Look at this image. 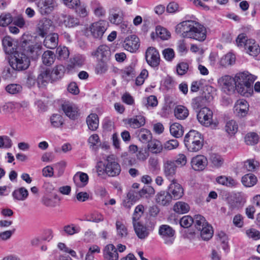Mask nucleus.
Wrapping results in <instances>:
<instances>
[{
    "instance_id": "obj_4",
    "label": "nucleus",
    "mask_w": 260,
    "mask_h": 260,
    "mask_svg": "<svg viewBox=\"0 0 260 260\" xmlns=\"http://www.w3.org/2000/svg\"><path fill=\"white\" fill-rule=\"evenodd\" d=\"M9 63L13 69L22 71L26 70L29 67L30 60L25 54L17 51L11 56Z\"/></svg>"
},
{
    "instance_id": "obj_10",
    "label": "nucleus",
    "mask_w": 260,
    "mask_h": 260,
    "mask_svg": "<svg viewBox=\"0 0 260 260\" xmlns=\"http://www.w3.org/2000/svg\"><path fill=\"white\" fill-rule=\"evenodd\" d=\"M145 59L147 63L153 68L157 67L160 63L158 51L153 47H148L145 52Z\"/></svg>"
},
{
    "instance_id": "obj_54",
    "label": "nucleus",
    "mask_w": 260,
    "mask_h": 260,
    "mask_svg": "<svg viewBox=\"0 0 260 260\" xmlns=\"http://www.w3.org/2000/svg\"><path fill=\"white\" fill-rule=\"evenodd\" d=\"M51 125L54 127H59L63 123L62 116L58 114H54L50 117Z\"/></svg>"
},
{
    "instance_id": "obj_60",
    "label": "nucleus",
    "mask_w": 260,
    "mask_h": 260,
    "mask_svg": "<svg viewBox=\"0 0 260 260\" xmlns=\"http://www.w3.org/2000/svg\"><path fill=\"white\" fill-rule=\"evenodd\" d=\"M6 90L9 93L14 94L20 92L22 90V87L19 84H11L6 87Z\"/></svg>"
},
{
    "instance_id": "obj_29",
    "label": "nucleus",
    "mask_w": 260,
    "mask_h": 260,
    "mask_svg": "<svg viewBox=\"0 0 260 260\" xmlns=\"http://www.w3.org/2000/svg\"><path fill=\"white\" fill-rule=\"evenodd\" d=\"M145 118L141 115H137L127 120V123L133 128H138L145 124Z\"/></svg>"
},
{
    "instance_id": "obj_40",
    "label": "nucleus",
    "mask_w": 260,
    "mask_h": 260,
    "mask_svg": "<svg viewBox=\"0 0 260 260\" xmlns=\"http://www.w3.org/2000/svg\"><path fill=\"white\" fill-rule=\"evenodd\" d=\"M142 104L148 109L153 108L157 105V99L154 95H150L143 99Z\"/></svg>"
},
{
    "instance_id": "obj_38",
    "label": "nucleus",
    "mask_w": 260,
    "mask_h": 260,
    "mask_svg": "<svg viewBox=\"0 0 260 260\" xmlns=\"http://www.w3.org/2000/svg\"><path fill=\"white\" fill-rule=\"evenodd\" d=\"M12 196L17 201H24L28 196V192L25 188L22 187L15 190Z\"/></svg>"
},
{
    "instance_id": "obj_55",
    "label": "nucleus",
    "mask_w": 260,
    "mask_h": 260,
    "mask_svg": "<svg viewBox=\"0 0 260 260\" xmlns=\"http://www.w3.org/2000/svg\"><path fill=\"white\" fill-rule=\"evenodd\" d=\"M217 240L221 243L222 247L224 251L229 249L228 239L226 234L223 232H220L217 234Z\"/></svg>"
},
{
    "instance_id": "obj_13",
    "label": "nucleus",
    "mask_w": 260,
    "mask_h": 260,
    "mask_svg": "<svg viewBox=\"0 0 260 260\" xmlns=\"http://www.w3.org/2000/svg\"><path fill=\"white\" fill-rule=\"evenodd\" d=\"M169 193L172 199L178 200L182 197L184 194V189L182 186L178 183L177 180H172L169 186Z\"/></svg>"
},
{
    "instance_id": "obj_33",
    "label": "nucleus",
    "mask_w": 260,
    "mask_h": 260,
    "mask_svg": "<svg viewBox=\"0 0 260 260\" xmlns=\"http://www.w3.org/2000/svg\"><path fill=\"white\" fill-rule=\"evenodd\" d=\"M220 82L222 84L223 88L229 91H233L235 88V78L225 76L220 79Z\"/></svg>"
},
{
    "instance_id": "obj_64",
    "label": "nucleus",
    "mask_w": 260,
    "mask_h": 260,
    "mask_svg": "<svg viewBox=\"0 0 260 260\" xmlns=\"http://www.w3.org/2000/svg\"><path fill=\"white\" fill-rule=\"evenodd\" d=\"M249 39L247 38L246 35L244 34H241L238 35L236 39V44L238 47H244L245 48L246 44Z\"/></svg>"
},
{
    "instance_id": "obj_50",
    "label": "nucleus",
    "mask_w": 260,
    "mask_h": 260,
    "mask_svg": "<svg viewBox=\"0 0 260 260\" xmlns=\"http://www.w3.org/2000/svg\"><path fill=\"white\" fill-rule=\"evenodd\" d=\"M104 219V216L101 213L98 212H94L87 215L85 220L98 223L103 221Z\"/></svg>"
},
{
    "instance_id": "obj_35",
    "label": "nucleus",
    "mask_w": 260,
    "mask_h": 260,
    "mask_svg": "<svg viewBox=\"0 0 260 260\" xmlns=\"http://www.w3.org/2000/svg\"><path fill=\"white\" fill-rule=\"evenodd\" d=\"M86 123L89 129L95 131L99 127V117L96 114H91L86 118Z\"/></svg>"
},
{
    "instance_id": "obj_12",
    "label": "nucleus",
    "mask_w": 260,
    "mask_h": 260,
    "mask_svg": "<svg viewBox=\"0 0 260 260\" xmlns=\"http://www.w3.org/2000/svg\"><path fill=\"white\" fill-rule=\"evenodd\" d=\"M53 27V22L51 20L43 18L39 21L37 25L36 31L41 37H45Z\"/></svg>"
},
{
    "instance_id": "obj_48",
    "label": "nucleus",
    "mask_w": 260,
    "mask_h": 260,
    "mask_svg": "<svg viewBox=\"0 0 260 260\" xmlns=\"http://www.w3.org/2000/svg\"><path fill=\"white\" fill-rule=\"evenodd\" d=\"M13 22V17L9 13H4L0 15V26H8Z\"/></svg>"
},
{
    "instance_id": "obj_8",
    "label": "nucleus",
    "mask_w": 260,
    "mask_h": 260,
    "mask_svg": "<svg viewBox=\"0 0 260 260\" xmlns=\"http://www.w3.org/2000/svg\"><path fill=\"white\" fill-rule=\"evenodd\" d=\"M158 234L166 244L171 245L175 239V231L172 228L167 224L159 226Z\"/></svg>"
},
{
    "instance_id": "obj_7",
    "label": "nucleus",
    "mask_w": 260,
    "mask_h": 260,
    "mask_svg": "<svg viewBox=\"0 0 260 260\" xmlns=\"http://www.w3.org/2000/svg\"><path fill=\"white\" fill-rule=\"evenodd\" d=\"M38 11L41 15H47L57 7L56 0H39L37 3Z\"/></svg>"
},
{
    "instance_id": "obj_15",
    "label": "nucleus",
    "mask_w": 260,
    "mask_h": 260,
    "mask_svg": "<svg viewBox=\"0 0 260 260\" xmlns=\"http://www.w3.org/2000/svg\"><path fill=\"white\" fill-rule=\"evenodd\" d=\"M256 79V77L248 72H243L237 74L235 77V85L244 84H252Z\"/></svg>"
},
{
    "instance_id": "obj_20",
    "label": "nucleus",
    "mask_w": 260,
    "mask_h": 260,
    "mask_svg": "<svg viewBox=\"0 0 260 260\" xmlns=\"http://www.w3.org/2000/svg\"><path fill=\"white\" fill-rule=\"evenodd\" d=\"M2 46L4 52L7 54H13L16 52V47L14 43V40L9 36L3 38Z\"/></svg>"
},
{
    "instance_id": "obj_21",
    "label": "nucleus",
    "mask_w": 260,
    "mask_h": 260,
    "mask_svg": "<svg viewBox=\"0 0 260 260\" xmlns=\"http://www.w3.org/2000/svg\"><path fill=\"white\" fill-rule=\"evenodd\" d=\"M104 260H118L119 255L117 249L113 244L107 245L104 249Z\"/></svg>"
},
{
    "instance_id": "obj_2",
    "label": "nucleus",
    "mask_w": 260,
    "mask_h": 260,
    "mask_svg": "<svg viewBox=\"0 0 260 260\" xmlns=\"http://www.w3.org/2000/svg\"><path fill=\"white\" fill-rule=\"evenodd\" d=\"M184 143L189 151L198 152L203 146L204 139L199 132L195 130H191L185 135Z\"/></svg>"
},
{
    "instance_id": "obj_24",
    "label": "nucleus",
    "mask_w": 260,
    "mask_h": 260,
    "mask_svg": "<svg viewBox=\"0 0 260 260\" xmlns=\"http://www.w3.org/2000/svg\"><path fill=\"white\" fill-rule=\"evenodd\" d=\"M212 98L210 96H200L192 99L191 106L194 110H198L199 108H202L209 104Z\"/></svg>"
},
{
    "instance_id": "obj_9",
    "label": "nucleus",
    "mask_w": 260,
    "mask_h": 260,
    "mask_svg": "<svg viewBox=\"0 0 260 260\" xmlns=\"http://www.w3.org/2000/svg\"><path fill=\"white\" fill-rule=\"evenodd\" d=\"M213 112L206 107L202 108L197 114V118L198 121L203 125L206 126L212 125ZM214 127L217 125L216 123L213 124Z\"/></svg>"
},
{
    "instance_id": "obj_26",
    "label": "nucleus",
    "mask_w": 260,
    "mask_h": 260,
    "mask_svg": "<svg viewBox=\"0 0 260 260\" xmlns=\"http://www.w3.org/2000/svg\"><path fill=\"white\" fill-rule=\"evenodd\" d=\"M44 46L49 49H53L57 47L58 44V35L56 33H52L47 35L44 40Z\"/></svg>"
},
{
    "instance_id": "obj_57",
    "label": "nucleus",
    "mask_w": 260,
    "mask_h": 260,
    "mask_svg": "<svg viewBox=\"0 0 260 260\" xmlns=\"http://www.w3.org/2000/svg\"><path fill=\"white\" fill-rule=\"evenodd\" d=\"M144 209V206L142 204H140L136 207L133 216V221H137L143 215Z\"/></svg>"
},
{
    "instance_id": "obj_53",
    "label": "nucleus",
    "mask_w": 260,
    "mask_h": 260,
    "mask_svg": "<svg viewBox=\"0 0 260 260\" xmlns=\"http://www.w3.org/2000/svg\"><path fill=\"white\" fill-rule=\"evenodd\" d=\"M138 137L141 141L145 143L151 140L152 135L151 132L148 129L142 128L139 132Z\"/></svg>"
},
{
    "instance_id": "obj_14",
    "label": "nucleus",
    "mask_w": 260,
    "mask_h": 260,
    "mask_svg": "<svg viewBox=\"0 0 260 260\" xmlns=\"http://www.w3.org/2000/svg\"><path fill=\"white\" fill-rule=\"evenodd\" d=\"M208 165L207 158L203 155H197L191 159V166L195 171L204 170Z\"/></svg>"
},
{
    "instance_id": "obj_30",
    "label": "nucleus",
    "mask_w": 260,
    "mask_h": 260,
    "mask_svg": "<svg viewBox=\"0 0 260 260\" xmlns=\"http://www.w3.org/2000/svg\"><path fill=\"white\" fill-rule=\"evenodd\" d=\"M172 197L168 192L161 191L158 193L156 196V202L162 206L167 205L172 201Z\"/></svg>"
},
{
    "instance_id": "obj_11",
    "label": "nucleus",
    "mask_w": 260,
    "mask_h": 260,
    "mask_svg": "<svg viewBox=\"0 0 260 260\" xmlns=\"http://www.w3.org/2000/svg\"><path fill=\"white\" fill-rule=\"evenodd\" d=\"M163 172L165 176L170 181L176 180L175 177L176 174L177 166L173 160H166L163 162Z\"/></svg>"
},
{
    "instance_id": "obj_44",
    "label": "nucleus",
    "mask_w": 260,
    "mask_h": 260,
    "mask_svg": "<svg viewBox=\"0 0 260 260\" xmlns=\"http://www.w3.org/2000/svg\"><path fill=\"white\" fill-rule=\"evenodd\" d=\"M55 58L54 53L49 50L44 52L42 56L43 63L49 66L54 62Z\"/></svg>"
},
{
    "instance_id": "obj_46",
    "label": "nucleus",
    "mask_w": 260,
    "mask_h": 260,
    "mask_svg": "<svg viewBox=\"0 0 260 260\" xmlns=\"http://www.w3.org/2000/svg\"><path fill=\"white\" fill-rule=\"evenodd\" d=\"M155 193L154 189L151 186H146L144 187L139 191V195L140 198H150Z\"/></svg>"
},
{
    "instance_id": "obj_31",
    "label": "nucleus",
    "mask_w": 260,
    "mask_h": 260,
    "mask_svg": "<svg viewBox=\"0 0 260 260\" xmlns=\"http://www.w3.org/2000/svg\"><path fill=\"white\" fill-rule=\"evenodd\" d=\"M147 148L152 153L158 154L162 152L163 146L159 141L153 139L148 142Z\"/></svg>"
},
{
    "instance_id": "obj_28",
    "label": "nucleus",
    "mask_w": 260,
    "mask_h": 260,
    "mask_svg": "<svg viewBox=\"0 0 260 260\" xmlns=\"http://www.w3.org/2000/svg\"><path fill=\"white\" fill-rule=\"evenodd\" d=\"M74 181L77 187H83L88 182V176L87 174L78 172L74 176Z\"/></svg>"
},
{
    "instance_id": "obj_39",
    "label": "nucleus",
    "mask_w": 260,
    "mask_h": 260,
    "mask_svg": "<svg viewBox=\"0 0 260 260\" xmlns=\"http://www.w3.org/2000/svg\"><path fill=\"white\" fill-rule=\"evenodd\" d=\"M256 177L252 174H248L242 177L241 181L242 184L246 187H252L257 182Z\"/></svg>"
},
{
    "instance_id": "obj_3",
    "label": "nucleus",
    "mask_w": 260,
    "mask_h": 260,
    "mask_svg": "<svg viewBox=\"0 0 260 260\" xmlns=\"http://www.w3.org/2000/svg\"><path fill=\"white\" fill-rule=\"evenodd\" d=\"M194 224L197 229L200 231V235L204 240H209L213 235V230L206 220L205 218L201 215L194 216Z\"/></svg>"
},
{
    "instance_id": "obj_5",
    "label": "nucleus",
    "mask_w": 260,
    "mask_h": 260,
    "mask_svg": "<svg viewBox=\"0 0 260 260\" xmlns=\"http://www.w3.org/2000/svg\"><path fill=\"white\" fill-rule=\"evenodd\" d=\"M107 23L104 20H100L90 24L85 29L87 36L96 39H101L107 29Z\"/></svg>"
},
{
    "instance_id": "obj_59",
    "label": "nucleus",
    "mask_w": 260,
    "mask_h": 260,
    "mask_svg": "<svg viewBox=\"0 0 260 260\" xmlns=\"http://www.w3.org/2000/svg\"><path fill=\"white\" fill-rule=\"evenodd\" d=\"M13 24L17 27L22 28L26 25V21L22 14H18L13 18Z\"/></svg>"
},
{
    "instance_id": "obj_62",
    "label": "nucleus",
    "mask_w": 260,
    "mask_h": 260,
    "mask_svg": "<svg viewBox=\"0 0 260 260\" xmlns=\"http://www.w3.org/2000/svg\"><path fill=\"white\" fill-rule=\"evenodd\" d=\"M12 146L11 139L7 136H0V148H9Z\"/></svg>"
},
{
    "instance_id": "obj_16",
    "label": "nucleus",
    "mask_w": 260,
    "mask_h": 260,
    "mask_svg": "<svg viewBox=\"0 0 260 260\" xmlns=\"http://www.w3.org/2000/svg\"><path fill=\"white\" fill-rule=\"evenodd\" d=\"M92 55L95 56L98 60H110L111 50L108 46L102 45L92 53Z\"/></svg>"
},
{
    "instance_id": "obj_17",
    "label": "nucleus",
    "mask_w": 260,
    "mask_h": 260,
    "mask_svg": "<svg viewBox=\"0 0 260 260\" xmlns=\"http://www.w3.org/2000/svg\"><path fill=\"white\" fill-rule=\"evenodd\" d=\"M61 107L66 115L70 119H75L78 116V109L75 104L70 102H64Z\"/></svg>"
},
{
    "instance_id": "obj_47",
    "label": "nucleus",
    "mask_w": 260,
    "mask_h": 260,
    "mask_svg": "<svg viewBox=\"0 0 260 260\" xmlns=\"http://www.w3.org/2000/svg\"><path fill=\"white\" fill-rule=\"evenodd\" d=\"M238 126L237 122L233 120L228 121L225 126V129L229 135H235L238 131Z\"/></svg>"
},
{
    "instance_id": "obj_61",
    "label": "nucleus",
    "mask_w": 260,
    "mask_h": 260,
    "mask_svg": "<svg viewBox=\"0 0 260 260\" xmlns=\"http://www.w3.org/2000/svg\"><path fill=\"white\" fill-rule=\"evenodd\" d=\"M56 54L60 59H64L68 57L69 51L66 47L59 46L56 49Z\"/></svg>"
},
{
    "instance_id": "obj_34",
    "label": "nucleus",
    "mask_w": 260,
    "mask_h": 260,
    "mask_svg": "<svg viewBox=\"0 0 260 260\" xmlns=\"http://www.w3.org/2000/svg\"><path fill=\"white\" fill-rule=\"evenodd\" d=\"M65 71V67L62 65L59 64L55 66L50 72L52 80L55 81L61 79L64 75Z\"/></svg>"
},
{
    "instance_id": "obj_32",
    "label": "nucleus",
    "mask_w": 260,
    "mask_h": 260,
    "mask_svg": "<svg viewBox=\"0 0 260 260\" xmlns=\"http://www.w3.org/2000/svg\"><path fill=\"white\" fill-rule=\"evenodd\" d=\"M60 23L66 27H72L78 25L79 21L72 16L63 15L60 18Z\"/></svg>"
},
{
    "instance_id": "obj_42",
    "label": "nucleus",
    "mask_w": 260,
    "mask_h": 260,
    "mask_svg": "<svg viewBox=\"0 0 260 260\" xmlns=\"http://www.w3.org/2000/svg\"><path fill=\"white\" fill-rule=\"evenodd\" d=\"M109 60H98L96 65L95 71L97 74L102 75L105 74L108 69V62Z\"/></svg>"
},
{
    "instance_id": "obj_22",
    "label": "nucleus",
    "mask_w": 260,
    "mask_h": 260,
    "mask_svg": "<svg viewBox=\"0 0 260 260\" xmlns=\"http://www.w3.org/2000/svg\"><path fill=\"white\" fill-rule=\"evenodd\" d=\"M244 49L246 53L251 56H256L260 53V46L253 39H249Z\"/></svg>"
},
{
    "instance_id": "obj_51",
    "label": "nucleus",
    "mask_w": 260,
    "mask_h": 260,
    "mask_svg": "<svg viewBox=\"0 0 260 260\" xmlns=\"http://www.w3.org/2000/svg\"><path fill=\"white\" fill-rule=\"evenodd\" d=\"M116 228L117 235L121 237H125L127 234V229L126 227L121 221H117L116 222Z\"/></svg>"
},
{
    "instance_id": "obj_56",
    "label": "nucleus",
    "mask_w": 260,
    "mask_h": 260,
    "mask_svg": "<svg viewBox=\"0 0 260 260\" xmlns=\"http://www.w3.org/2000/svg\"><path fill=\"white\" fill-rule=\"evenodd\" d=\"M155 30L157 36L162 40H167L170 36V32L160 26H156Z\"/></svg>"
},
{
    "instance_id": "obj_58",
    "label": "nucleus",
    "mask_w": 260,
    "mask_h": 260,
    "mask_svg": "<svg viewBox=\"0 0 260 260\" xmlns=\"http://www.w3.org/2000/svg\"><path fill=\"white\" fill-rule=\"evenodd\" d=\"M74 10L76 14L81 17L84 18L88 15L89 12L87 9V6L85 4H80L78 8H76Z\"/></svg>"
},
{
    "instance_id": "obj_1",
    "label": "nucleus",
    "mask_w": 260,
    "mask_h": 260,
    "mask_svg": "<svg viewBox=\"0 0 260 260\" xmlns=\"http://www.w3.org/2000/svg\"><path fill=\"white\" fill-rule=\"evenodd\" d=\"M175 30L184 38L192 39L200 42L204 41L206 38V28L194 20H188L179 23L176 25Z\"/></svg>"
},
{
    "instance_id": "obj_45",
    "label": "nucleus",
    "mask_w": 260,
    "mask_h": 260,
    "mask_svg": "<svg viewBox=\"0 0 260 260\" xmlns=\"http://www.w3.org/2000/svg\"><path fill=\"white\" fill-rule=\"evenodd\" d=\"M174 210L175 212L179 214H184L189 210V205L183 202H177L174 206Z\"/></svg>"
},
{
    "instance_id": "obj_23",
    "label": "nucleus",
    "mask_w": 260,
    "mask_h": 260,
    "mask_svg": "<svg viewBox=\"0 0 260 260\" xmlns=\"http://www.w3.org/2000/svg\"><path fill=\"white\" fill-rule=\"evenodd\" d=\"M50 71L46 69L41 72L37 78V83L39 87H45L49 82H53Z\"/></svg>"
},
{
    "instance_id": "obj_6",
    "label": "nucleus",
    "mask_w": 260,
    "mask_h": 260,
    "mask_svg": "<svg viewBox=\"0 0 260 260\" xmlns=\"http://www.w3.org/2000/svg\"><path fill=\"white\" fill-rule=\"evenodd\" d=\"M121 172V167L114 155L107 156L106 159V174L110 177L118 176Z\"/></svg>"
},
{
    "instance_id": "obj_19",
    "label": "nucleus",
    "mask_w": 260,
    "mask_h": 260,
    "mask_svg": "<svg viewBox=\"0 0 260 260\" xmlns=\"http://www.w3.org/2000/svg\"><path fill=\"white\" fill-rule=\"evenodd\" d=\"M125 49L131 52H136L139 48V39L135 35L127 38L124 42Z\"/></svg>"
},
{
    "instance_id": "obj_63",
    "label": "nucleus",
    "mask_w": 260,
    "mask_h": 260,
    "mask_svg": "<svg viewBox=\"0 0 260 260\" xmlns=\"http://www.w3.org/2000/svg\"><path fill=\"white\" fill-rule=\"evenodd\" d=\"M162 146L165 149L171 150L177 148L179 142L176 139H171L166 142Z\"/></svg>"
},
{
    "instance_id": "obj_37",
    "label": "nucleus",
    "mask_w": 260,
    "mask_h": 260,
    "mask_svg": "<svg viewBox=\"0 0 260 260\" xmlns=\"http://www.w3.org/2000/svg\"><path fill=\"white\" fill-rule=\"evenodd\" d=\"M136 74L134 66L131 64L121 71L122 78L127 81L130 80Z\"/></svg>"
},
{
    "instance_id": "obj_36",
    "label": "nucleus",
    "mask_w": 260,
    "mask_h": 260,
    "mask_svg": "<svg viewBox=\"0 0 260 260\" xmlns=\"http://www.w3.org/2000/svg\"><path fill=\"white\" fill-rule=\"evenodd\" d=\"M174 115L178 119L184 120L188 117L189 111L185 107L179 105L174 110Z\"/></svg>"
},
{
    "instance_id": "obj_27",
    "label": "nucleus",
    "mask_w": 260,
    "mask_h": 260,
    "mask_svg": "<svg viewBox=\"0 0 260 260\" xmlns=\"http://www.w3.org/2000/svg\"><path fill=\"white\" fill-rule=\"evenodd\" d=\"M252 84H244L242 85H235V88L237 92L241 95L249 97L251 96L253 92Z\"/></svg>"
},
{
    "instance_id": "obj_43",
    "label": "nucleus",
    "mask_w": 260,
    "mask_h": 260,
    "mask_svg": "<svg viewBox=\"0 0 260 260\" xmlns=\"http://www.w3.org/2000/svg\"><path fill=\"white\" fill-rule=\"evenodd\" d=\"M235 59L236 57L234 54L228 53L221 58L220 64L223 67H226L234 63Z\"/></svg>"
},
{
    "instance_id": "obj_49",
    "label": "nucleus",
    "mask_w": 260,
    "mask_h": 260,
    "mask_svg": "<svg viewBox=\"0 0 260 260\" xmlns=\"http://www.w3.org/2000/svg\"><path fill=\"white\" fill-rule=\"evenodd\" d=\"M258 140V136L254 132L248 133L245 137V143L249 145H253L257 144Z\"/></svg>"
},
{
    "instance_id": "obj_25",
    "label": "nucleus",
    "mask_w": 260,
    "mask_h": 260,
    "mask_svg": "<svg viewBox=\"0 0 260 260\" xmlns=\"http://www.w3.org/2000/svg\"><path fill=\"white\" fill-rule=\"evenodd\" d=\"M133 224L135 233L139 238L144 239L148 237L149 233L146 226L141 224L138 221H133Z\"/></svg>"
},
{
    "instance_id": "obj_18",
    "label": "nucleus",
    "mask_w": 260,
    "mask_h": 260,
    "mask_svg": "<svg viewBox=\"0 0 260 260\" xmlns=\"http://www.w3.org/2000/svg\"><path fill=\"white\" fill-rule=\"evenodd\" d=\"M249 110V105L247 102L243 99L237 101L234 107V113L238 117L245 116Z\"/></svg>"
},
{
    "instance_id": "obj_52",
    "label": "nucleus",
    "mask_w": 260,
    "mask_h": 260,
    "mask_svg": "<svg viewBox=\"0 0 260 260\" xmlns=\"http://www.w3.org/2000/svg\"><path fill=\"white\" fill-rule=\"evenodd\" d=\"M91 6L95 16L100 17L105 14V11L100 4L96 0L91 2Z\"/></svg>"
},
{
    "instance_id": "obj_41",
    "label": "nucleus",
    "mask_w": 260,
    "mask_h": 260,
    "mask_svg": "<svg viewBox=\"0 0 260 260\" xmlns=\"http://www.w3.org/2000/svg\"><path fill=\"white\" fill-rule=\"evenodd\" d=\"M170 131L171 134L176 138H180L183 134V127L182 125L178 123L172 124L170 126Z\"/></svg>"
}]
</instances>
